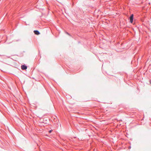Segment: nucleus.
<instances>
[{
  "instance_id": "1",
  "label": "nucleus",
  "mask_w": 151,
  "mask_h": 151,
  "mask_svg": "<svg viewBox=\"0 0 151 151\" xmlns=\"http://www.w3.org/2000/svg\"><path fill=\"white\" fill-rule=\"evenodd\" d=\"M133 19H134V15L133 14H132L130 17L129 18V19L130 22V23H132L133 22Z\"/></svg>"
},
{
  "instance_id": "2",
  "label": "nucleus",
  "mask_w": 151,
  "mask_h": 151,
  "mask_svg": "<svg viewBox=\"0 0 151 151\" xmlns=\"http://www.w3.org/2000/svg\"><path fill=\"white\" fill-rule=\"evenodd\" d=\"M21 68L22 70H25L27 68V66L25 64L22 65L21 66Z\"/></svg>"
},
{
  "instance_id": "3",
  "label": "nucleus",
  "mask_w": 151,
  "mask_h": 151,
  "mask_svg": "<svg viewBox=\"0 0 151 151\" xmlns=\"http://www.w3.org/2000/svg\"><path fill=\"white\" fill-rule=\"evenodd\" d=\"M34 32L35 34L37 35H38L40 34V32L37 30H35L34 31Z\"/></svg>"
},
{
  "instance_id": "4",
  "label": "nucleus",
  "mask_w": 151,
  "mask_h": 151,
  "mask_svg": "<svg viewBox=\"0 0 151 151\" xmlns=\"http://www.w3.org/2000/svg\"><path fill=\"white\" fill-rule=\"evenodd\" d=\"M52 131V130H50L49 131V132L50 133Z\"/></svg>"
},
{
  "instance_id": "5",
  "label": "nucleus",
  "mask_w": 151,
  "mask_h": 151,
  "mask_svg": "<svg viewBox=\"0 0 151 151\" xmlns=\"http://www.w3.org/2000/svg\"><path fill=\"white\" fill-rule=\"evenodd\" d=\"M66 33H67L68 35H70L69 34V33H68V32H66Z\"/></svg>"
},
{
  "instance_id": "6",
  "label": "nucleus",
  "mask_w": 151,
  "mask_h": 151,
  "mask_svg": "<svg viewBox=\"0 0 151 151\" xmlns=\"http://www.w3.org/2000/svg\"><path fill=\"white\" fill-rule=\"evenodd\" d=\"M150 83L151 84V81H150Z\"/></svg>"
}]
</instances>
